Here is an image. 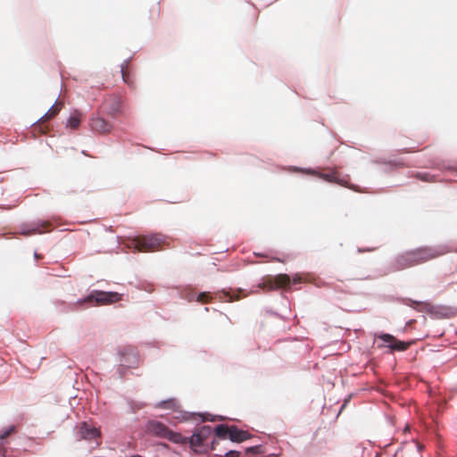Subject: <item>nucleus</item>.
<instances>
[{"mask_svg": "<svg viewBox=\"0 0 457 457\" xmlns=\"http://www.w3.org/2000/svg\"><path fill=\"white\" fill-rule=\"evenodd\" d=\"M35 258L37 259L38 258V254L37 253H35Z\"/></svg>", "mask_w": 457, "mask_h": 457, "instance_id": "nucleus-29", "label": "nucleus"}, {"mask_svg": "<svg viewBox=\"0 0 457 457\" xmlns=\"http://www.w3.org/2000/svg\"><path fill=\"white\" fill-rule=\"evenodd\" d=\"M211 444H212V447H211V448H212V450H214V449H215V445H215V441H214V440H212Z\"/></svg>", "mask_w": 457, "mask_h": 457, "instance_id": "nucleus-28", "label": "nucleus"}, {"mask_svg": "<svg viewBox=\"0 0 457 457\" xmlns=\"http://www.w3.org/2000/svg\"><path fill=\"white\" fill-rule=\"evenodd\" d=\"M90 126L94 131L103 134L110 132L112 129V125L111 123L98 116L91 118Z\"/></svg>", "mask_w": 457, "mask_h": 457, "instance_id": "nucleus-12", "label": "nucleus"}, {"mask_svg": "<svg viewBox=\"0 0 457 457\" xmlns=\"http://www.w3.org/2000/svg\"><path fill=\"white\" fill-rule=\"evenodd\" d=\"M246 453H259V446H252V447H249L246 449Z\"/></svg>", "mask_w": 457, "mask_h": 457, "instance_id": "nucleus-25", "label": "nucleus"}, {"mask_svg": "<svg viewBox=\"0 0 457 457\" xmlns=\"http://www.w3.org/2000/svg\"><path fill=\"white\" fill-rule=\"evenodd\" d=\"M190 445L192 447L196 449L208 445V443H204V441L200 437V436L196 432H195L190 438Z\"/></svg>", "mask_w": 457, "mask_h": 457, "instance_id": "nucleus-19", "label": "nucleus"}, {"mask_svg": "<svg viewBox=\"0 0 457 457\" xmlns=\"http://www.w3.org/2000/svg\"><path fill=\"white\" fill-rule=\"evenodd\" d=\"M51 223L46 220H36L29 223H23L20 227V233L24 236H31L36 233L42 234L49 230Z\"/></svg>", "mask_w": 457, "mask_h": 457, "instance_id": "nucleus-9", "label": "nucleus"}, {"mask_svg": "<svg viewBox=\"0 0 457 457\" xmlns=\"http://www.w3.org/2000/svg\"><path fill=\"white\" fill-rule=\"evenodd\" d=\"M229 430H230V427L227 426V425L220 424V425H218L214 428V435L219 439H226V438H228Z\"/></svg>", "mask_w": 457, "mask_h": 457, "instance_id": "nucleus-16", "label": "nucleus"}, {"mask_svg": "<svg viewBox=\"0 0 457 457\" xmlns=\"http://www.w3.org/2000/svg\"><path fill=\"white\" fill-rule=\"evenodd\" d=\"M165 243L166 237L162 234L155 233L136 237L132 239L130 247L140 252L156 251Z\"/></svg>", "mask_w": 457, "mask_h": 457, "instance_id": "nucleus-3", "label": "nucleus"}, {"mask_svg": "<svg viewBox=\"0 0 457 457\" xmlns=\"http://www.w3.org/2000/svg\"><path fill=\"white\" fill-rule=\"evenodd\" d=\"M80 120L77 116H71L68 119L67 126L71 127V129H77L79 126Z\"/></svg>", "mask_w": 457, "mask_h": 457, "instance_id": "nucleus-20", "label": "nucleus"}, {"mask_svg": "<svg viewBox=\"0 0 457 457\" xmlns=\"http://www.w3.org/2000/svg\"><path fill=\"white\" fill-rule=\"evenodd\" d=\"M128 62H129V60L125 61L124 63H122L120 65V72H121V77H122L123 81L129 85L130 82L129 79V75L124 71L125 65H127Z\"/></svg>", "mask_w": 457, "mask_h": 457, "instance_id": "nucleus-22", "label": "nucleus"}, {"mask_svg": "<svg viewBox=\"0 0 457 457\" xmlns=\"http://www.w3.org/2000/svg\"><path fill=\"white\" fill-rule=\"evenodd\" d=\"M375 337L378 348L387 347L391 352H403L410 346V343L400 341L390 334H375Z\"/></svg>", "mask_w": 457, "mask_h": 457, "instance_id": "nucleus-6", "label": "nucleus"}, {"mask_svg": "<svg viewBox=\"0 0 457 457\" xmlns=\"http://www.w3.org/2000/svg\"><path fill=\"white\" fill-rule=\"evenodd\" d=\"M417 177L425 181H429L434 178L433 175H430L429 173L427 172H420L417 174Z\"/></svg>", "mask_w": 457, "mask_h": 457, "instance_id": "nucleus-23", "label": "nucleus"}, {"mask_svg": "<svg viewBox=\"0 0 457 457\" xmlns=\"http://www.w3.org/2000/svg\"><path fill=\"white\" fill-rule=\"evenodd\" d=\"M404 303L411 305L415 312H424L425 314H448L443 307L433 306L426 302H414L411 300L404 301Z\"/></svg>", "mask_w": 457, "mask_h": 457, "instance_id": "nucleus-10", "label": "nucleus"}, {"mask_svg": "<svg viewBox=\"0 0 457 457\" xmlns=\"http://www.w3.org/2000/svg\"><path fill=\"white\" fill-rule=\"evenodd\" d=\"M303 281L304 278L299 274H295L293 278L287 274H278L271 278L272 285L270 288L282 287L286 290H289L294 285L301 284Z\"/></svg>", "mask_w": 457, "mask_h": 457, "instance_id": "nucleus-7", "label": "nucleus"}, {"mask_svg": "<svg viewBox=\"0 0 457 457\" xmlns=\"http://www.w3.org/2000/svg\"><path fill=\"white\" fill-rule=\"evenodd\" d=\"M121 108V103L119 98H113L110 104V105L107 107V112L112 115V117L116 116L118 113L120 112Z\"/></svg>", "mask_w": 457, "mask_h": 457, "instance_id": "nucleus-17", "label": "nucleus"}, {"mask_svg": "<svg viewBox=\"0 0 457 457\" xmlns=\"http://www.w3.org/2000/svg\"><path fill=\"white\" fill-rule=\"evenodd\" d=\"M241 290L237 291H227L221 290L220 292H216L211 294L210 292H201L197 294L195 290L191 288H184L180 292V295L182 298L187 299V301H196L202 304L208 303L212 299H219L220 301L225 302H232L233 300L239 299V294H241Z\"/></svg>", "mask_w": 457, "mask_h": 457, "instance_id": "nucleus-2", "label": "nucleus"}, {"mask_svg": "<svg viewBox=\"0 0 457 457\" xmlns=\"http://www.w3.org/2000/svg\"><path fill=\"white\" fill-rule=\"evenodd\" d=\"M121 295L117 292L92 290L87 297L77 301L78 305H103L118 302Z\"/></svg>", "mask_w": 457, "mask_h": 457, "instance_id": "nucleus-4", "label": "nucleus"}, {"mask_svg": "<svg viewBox=\"0 0 457 457\" xmlns=\"http://www.w3.org/2000/svg\"><path fill=\"white\" fill-rule=\"evenodd\" d=\"M59 112V109L54 107V104L47 111L46 113H45L44 116H42L40 118V120H43V119H52L53 117H54Z\"/></svg>", "mask_w": 457, "mask_h": 457, "instance_id": "nucleus-21", "label": "nucleus"}, {"mask_svg": "<svg viewBox=\"0 0 457 457\" xmlns=\"http://www.w3.org/2000/svg\"><path fill=\"white\" fill-rule=\"evenodd\" d=\"M195 432L200 436L204 443L209 444L208 440L212 435V428L210 426H203L199 428Z\"/></svg>", "mask_w": 457, "mask_h": 457, "instance_id": "nucleus-18", "label": "nucleus"}, {"mask_svg": "<svg viewBox=\"0 0 457 457\" xmlns=\"http://www.w3.org/2000/svg\"><path fill=\"white\" fill-rule=\"evenodd\" d=\"M78 435L79 439L94 441L97 445L100 444L101 432L99 428L89 422L84 421L79 426Z\"/></svg>", "mask_w": 457, "mask_h": 457, "instance_id": "nucleus-8", "label": "nucleus"}, {"mask_svg": "<svg viewBox=\"0 0 457 457\" xmlns=\"http://www.w3.org/2000/svg\"><path fill=\"white\" fill-rule=\"evenodd\" d=\"M14 431H15V427L11 426V427L5 428L0 435V457H5V448L4 446V440L6 439V437L8 436H10Z\"/></svg>", "mask_w": 457, "mask_h": 457, "instance_id": "nucleus-15", "label": "nucleus"}, {"mask_svg": "<svg viewBox=\"0 0 457 457\" xmlns=\"http://www.w3.org/2000/svg\"><path fill=\"white\" fill-rule=\"evenodd\" d=\"M303 171L306 172L308 174L317 175V176H319L320 178L323 179L324 180H326L328 182H336V183H338V184H344L345 183V180L340 179L338 178L337 173L336 171H331L329 173H320V172H318L315 170H312V169H308V170H303Z\"/></svg>", "mask_w": 457, "mask_h": 457, "instance_id": "nucleus-14", "label": "nucleus"}, {"mask_svg": "<svg viewBox=\"0 0 457 457\" xmlns=\"http://www.w3.org/2000/svg\"><path fill=\"white\" fill-rule=\"evenodd\" d=\"M120 367L119 371L120 375L129 369L137 368L139 365V355L137 349L131 345L123 346L120 350Z\"/></svg>", "mask_w": 457, "mask_h": 457, "instance_id": "nucleus-5", "label": "nucleus"}, {"mask_svg": "<svg viewBox=\"0 0 457 457\" xmlns=\"http://www.w3.org/2000/svg\"><path fill=\"white\" fill-rule=\"evenodd\" d=\"M211 310L216 311V309L214 307H208V306L204 307L205 312H210Z\"/></svg>", "mask_w": 457, "mask_h": 457, "instance_id": "nucleus-27", "label": "nucleus"}, {"mask_svg": "<svg viewBox=\"0 0 457 457\" xmlns=\"http://www.w3.org/2000/svg\"><path fill=\"white\" fill-rule=\"evenodd\" d=\"M251 434L245 430L239 429L236 426H230L228 438L232 442L241 443L251 437Z\"/></svg>", "mask_w": 457, "mask_h": 457, "instance_id": "nucleus-13", "label": "nucleus"}, {"mask_svg": "<svg viewBox=\"0 0 457 457\" xmlns=\"http://www.w3.org/2000/svg\"><path fill=\"white\" fill-rule=\"evenodd\" d=\"M164 408H168V407H171L174 405V402L173 400H169V401H165V402H162L161 403Z\"/></svg>", "mask_w": 457, "mask_h": 457, "instance_id": "nucleus-26", "label": "nucleus"}, {"mask_svg": "<svg viewBox=\"0 0 457 457\" xmlns=\"http://www.w3.org/2000/svg\"><path fill=\"white\" fill-rule=\"evenodd\" d=\"M449 252L445 245L433 247H421L406 252L399 255L395 261V268L392 270H400L417 265Z\"/></svg>", "mask_w": 457, "mask_h": 457, "instance_id": "nucleus-1", "label": "nucleus"}, {"mask_svg": "<svg viewBox=\"0 0 457 457\" xmlns=\"http://www.w3.org/2000/svg\"><path fill=\"white\" fill-rule=\"evenodd\" d=\"M147 430L157 436L171 439L173 432L164 424L159 421H150L147 425Z\"/></svg>", "mask_w": 457, "mask_h": 457, "instance_id": "nucleus-11", "label": "nucleus"}, {"mask_svg": "<svg viewBox=\"0 0 457 457\" xmlns=\"http://www.w3.org/2000/svg\"><path fill=\"white\" fill-rule=\"evenodd\" d=\"M240 453L237 451H229L228 452L224 457H239Z\"/></svg>", "mask_w": 457, "mask_h": 457, "instance_id": "nucleus-24", "label": "nucleus"}]
</instances>
